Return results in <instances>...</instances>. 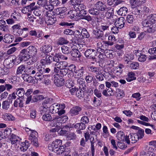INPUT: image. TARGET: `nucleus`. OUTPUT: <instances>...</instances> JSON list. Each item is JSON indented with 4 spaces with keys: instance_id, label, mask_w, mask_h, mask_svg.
I'll return each mask as SVG.
<instances>
[{
    "instance_id": "obj_1",
    "label": "nucleus",
    "mask_w": 156,
    "mask_h": 156,
    "mask_svg": "<svg viewBox=\"0 0 156 156\" xmlns=\"http://www.w3.org/2000/svg\"><path fill=\"white\" fill-rule=\"evenodd\" d=\"M77 83L79 85V87L80 89H83L85 93L89 92L90 93H92L93 90L91 89H88L85 85V82L84 80L82 78H77Z\"/></svg>"
},
{
    "instance_id": "obj_2",
    "label": "nucleus",
    "mask_w": 156,
    "mask_h": 156,
    "mask_svg": "<svg viewBox=\"0 0 156 156\" xmlns=\"http://www.w3.org/2000/svg\"><path fill=\"white\" fill-rule=\"evenodd\" d=\"M97 54L96 50L91 48L87 49L84 52L85 56L87 58L92 59L93 61L95 62H97V59L95 57Z\"/></svg>"
},
{
    "instance_id": "obj_3",
    "label": "nucleus",
    "mask_w": 156,
    "mask_h": 156,
    "mask_svg": "<svg viewBox=\"0 0 156 156\" xmlns=\"http://www.w3.org/2000/svg\"><path fill=\"white\" fill-rule=\"evenodd\" d=\"M37 133L35 130H31V134L29 137V140L31 141V143L36 147L38 146V140L37 137Z\"/></svg>"
},
{
    "instance_id": "obj_4",
    "label": "nucleus",
    "mask_w": 156,
    "mask_h": 156,
    "mask_svg": "<svg viewBox=\"0 0 156 156\" xmlns=\"http://www.w3.org/2000/svg\"><path fill=\"white\" fill-rule=\"evenodd\" d=\"M139 139V135L136 133L130 134L128 136H126L125 138L126 142L128 144H130V141L132 143H134Z\"/></svg>"
},
{
    "instance_id": "obj_5",
    "label": "nucleus",
    "mask_w": 156,
    "mask_h": 156,
    "mask_svg": "<svg viewBox=\"0 0 156 156\" xmlns=\"http://www.w3.org/2000/svg\"><path fill=\"white\" fill-rule=\"evenodd\" d=\"M28 53L27 48H24L22 49L18 55L19 58L21 61L26 62L28 60L29 57L30 55Z\"/></svg>"
},
{
    "instance_id": "obj_6",
    "label": "nucleus",
    "mask_w": 156,
    "mask_h": 156,
    "mask_svg": "<svg viewBox=\"0 0 156 156\" xmlns=\"http://www.w3.org/2000/svg\"><path fill=\"white\" fill-rule=\"evenodd\" d=\"M62 141L61 140H56L51 144L49 145L48 146V149L51 151H54L62 145Z\"/></svg>"
},
{
    "instance_id": "obj_7",
    "label": "nucleus",
    "mask_w": 156,
    "mask_h": 156,
    "mask_svg": "<svg viewBox=\"0 0 156 156\" xmlns=\"http://www.w3.org/2000/svg\"><path fill=\"white\" fill-rule=\"evenodd\" d=\"M50 14L47 12L44 19L45 23L48 25H51L54 24L56 21V19L53 15L50 16Z\"/></svg>"
},
{
    "instance_id": "obj_8",
    "label": "nucleus",
    "mask_w": 156,
    "mask_h": 156,
    "mask_svg": "<svg viewBox=\"0 0 156 156\" xmlns=\"http://www.w3.org/2000/svg\"><path fill=\"white\" fill-rule=\"evenodd\" d=\"M15 62L14 60L10 57L4 60L3 64L4 66L6 67V68L9 69L12 68L14 66Z\"/></svg>"
},
{
    "instance_id": "obj_9",
    "label": "nucleus",
    "mask_w": 156,
    "mask_h": 156,
    "mask_svg": "<svg viewBox=\"0 0 156 156\" xmlns=\"http://www.w3.org/2000/svg\"><path fill=\"white\" fill-rule=\"evenodd\" d=\"M54 83L58 87H60L64 85L65 81L62 78H60L58 74L54 75Z\"/></svg>"
},
{
    "instance_id": "obj_10",
    "label": "nucleus",
    "mask_w": 156,
    "mask_h": 156,
    "mask_svg": "<svg viewBox=\"0 0 156 156\" xmlns=\"http://www.w3.org/2000/svg\"><path fill=\"white\" fill-rule=\"evenodd\" d=\"M66 11V8L65 7H62L56 9L55 13L58 15V17L62 18L65 16Z\"/></svg>"
},
{
    "instance_id": "obj_11",
    "label": "nucleus",
    "mask_w": 156,
    "mask_h": 156,
    "mask_svg": "<svg viewBox=\"0 0 156 156\" xmlns=\"http://www.w3.org/2000/svg\"><path fill=\"white\" fill-rule=\"evenodd\" d=\"M86 8V7L84 5L80 3L79 4L76 5L75 7H74L75 9L79 12V16H81V14H83L84 13L86 14V12H87V11L85 10Z\"/></svg>"
},
{
    "instance_id": "obj_12",
    "label": "nucleus",
    "mask_w": 156,
    "mask_h": 156,
    "mask_svg": "<svg viewBox=\"0 0 156 156\" xmlns=\"http://www.w3.org/2000/svg\"><path fill=\"white\" fill-rule=\"evenodd\" d=\"M60 105L54 103L51 105L49 108H48L49 112L52 114H55L58 113L60 109Z\"/></svg>"
},
{
    "instance_id": "obj_13",
    "label": "nucleus",
    "mask_w": 156,
    "mask_h": 156,
    "mask_svg": "<svg viewBox=\"0 0 156 156\" xmlns=\"http://www.w3.org/2000/svg\"><path fill=\"white\" fill-rule=\"evenodd\" d=\"M37 72L38 71L37 67L30 66H28L24 71V72L29 75L32 76L35 75Z\"/></svg>"
},
{
    "instance_id": "obj_14",
    "label": "nucleus",
    "mask_w": 156,
    "mask_h": 156,
    "mask_svg": "<svg viewBox=\"0 0 156 156\" xmlns=\"http://www.w3.org/2000/svg\"><path fill=\"white\" fill-rule=\"evenodd\" d=\"M95 7L99 10V11L104 12L106 10L107 6L105 4L101 1H98L95 4Z\"/></svg>"
},
{
    "instance_id": "obj_15",
    "label": "nucleus",
    "mask_w": 156,
    "mask_h": 156,
    "mask_svg": "<svg viewBox=\"0 0 156 156\" xmlns=\"http://www.w3.org/2000/svg\"><path fill=\"white\" fill-rule=\"evenodd\" d=\"M73 77L76 79L80 78L83 76L84 72V68L83 67H80L78 70L74 71Z\"/></svg>"
},
{
    "instance_id": "obj_16",
    "label": "nucleus",
    "mask_w": 156,
    "mask_h": 156,
    "mask_svg": "<svg viewBox=\"0 0 156 156\" xmlns=\"http://www.w3.org/2000/svg\"><path fill=\"white\" fill-rule=\"evenodd\" d=\"M30 143L27 140H25V142H22L20 144H18L17 147H19L21 151H26L30 146Z\"/></svg>"
},
{
    "instance_id": "obj_17",
    "label": "nucleus",
    "mask_w": 156,
    "mask_h": 156,
    "mask_svg": "<svg viewBox=\"0 0 156 156\" xmlns=\"http://www.w3.org/2000/svg\"><path fill=\"white\" fill-rule=\"evenodd\" d=\"M125 21V20L124 18L120 17L116 20L115 24L119 28L121 29L124 27Z\"/></svg>"
},
{
    "instance_id": "obj_18",
    "label": "nucleus",
    "mask_w": 156,
    "mask_h": 156,
    "mask_svg": "<svg viewBox=\"0 0 156 156\" xmlns=\"http://www.w3.org/2000/svg\"><path fill=\"white\" fill-rule=\"evenodd\" d=\"M20 139L19 137L16 136V135L12 133L11 136L10 140L12 144L17 146L18 144H20V141L19 140Z\"/></svg>"
},
{
    "instance_id": "obj_19",
    "label": "nucleus",
    "mask_w": 156,
    "mask_h": 156,
    "mask_svg": "<svg viewBox=\"0 0 156 156\" xmlns=\"http://www.w3.org/2000/svg\"><path fill=\"white\" fill-rule=\"evenodd\" d=\"M108 41H103L104 44L112 46L114 44L116 41L115 37L114 35H110L108 37Z\"/></svg>"
},
{
    "instance_id": "obj_20",
    "label": "nucleus",
    "mask_w": 156,
    "mask_h": 156,
    "mask_svg": "<svg viewBox=\"0 0 156 156\" xmlns=\"http://www.w3.org/2000/svg\"><path fill=\"white\" fill-rule=\"evenodd\" d=\"M55 66L57 67L59 69L63 68H65L68 66V63L66 61H60L56 63H53Z\"/></svg>"
},
{
    "instance_id": "obj_21",
    "label": "nucleus",
    "mask_w": 156,
    "mask_h": 156,
    "mask_svg": "<svg viewBox=\"0 0 156 156\" xmlns=\"http://www.w3.org/2000/svg\"><path fill=\"white\" fill-rule=\"evenodd\" d=\"M29 55H36L37 51L36 48L33 46H30L27 48Z\"/></svg>"
},
{
    "instance_id": "obj_22",
    "label": "nucleus",
    "mask_w": 156,
    "mask_h": 156,
    "mask_svg": "<svg viewBox=\"0 0 156 156\" xmlns=\"http://www.w3.org/2000/svg\"><path fill=\"white\" fill-rule=\"evenodd\" d=\"M27 74V73L22 74V78L25 81L28 83H33L34 81V78Z\"/></svg>"
},
{
    "instance_id": "obj_23",
    "label": "nucleus",
    "mask_w": 156,
    "mask_h": 156,
    "mask_svg": "<svg viewBox=\"0 0 156 156\" xmlns=\"http://www.w3.org/2000/svg\"><path fill=\"white\" fill-rule=\"evenodd\" d=\"M52 49V46L49 44L44 45L40 48L41 51L45 53L50 52Z\"/></svg>"
},
{
    "instance_id": "obj_24",
    "label": "nucleus",
    "mask_w": 156,
    "mask_h": 156,
    "mask_svg": "<svg viewBox=\"0 0 156 156\" xmlns=\"http://www.w3.org/2000/svg\"><path fill=\"white\" fill-rule=\"evenodd\" d=\"M6 24V22L1 19L0 20V30L4 32L7 31L8 30V26Z\"/></svg>"
},
{
    "instance_id": "obj_25",
    "label": "nucleus",
    "mask_w": 156,
    "mask_h": 156,
    "mask_svg": "<svg viewBox=\"0 0 156 156\" xmlns=\"http://www.w3.org/2000/svg\"><path fill=\"white\" fill-rule=\"evenodd\" d=\"M14 40V37L10 34H6L4 36L3 41L6 43H10Z\"/></svg>"
},
{
    "instance_id": "obj_26",
    "label": "nucleus",
    "mask_w": 156,
    "mask_h": 156,
    "mask_svg": "<svg viewBox=\"0 0 156 156\" xmlns=\"http://www.w3.org/2000/svg\"><path fill=\"white\" fill-rule=\"evenodd\" d=\"M82 108L78 106H75L73 107L70 110V113L73 115H77L80 112Z\"/></svg>"
},
{
    "instance_id": "obj_27",
    "label": "nucleus",
    "mask_w": 156,
    "mask_h": 156,
    "mask_svg": "<svg viewBox=\"0 0 156 156\" xmlns=\"http://www.w3.org/2000/svg\"><path fill=\"white\" fill-rule=\"evenodd\" d=\"M13 105L15 108L17 107L18 106L20 108H22L23 106V101L20 98H18L14 101Z\"/></svg>"
},
{
    "instance_id": "obj_28",
    "label": "nucleus",
    "mask_w": 156,
    "mask_h": 156,
    "mask_svg": "<svg viewBox=\"0 0 156 156\" xmlns=\"http://www.w3.org/2000/svg\"><path fill=\"white\" fill-rule=\"evenodd\" d=\"M105 12H106L105 16L108 18L111 17L114 14L113 9L110 7H107Z\"/></svg>"
},
{
    "instance_id": "obj_29",
    "label": "nucleus",
    "mask_w": 156,
    "mask_h": 156,
    "mask_svg": "<svg viewBox=\"0 0 156 156\" xmlns=\"http://www.w3.org/2000/svg\"><path fill=\"white\" fill-rule=\"evenodd\" d=\"M92 33L94 35L95 37L97 39L101 38L103 35V33L102 30H94Z\"/></svg>"
},
{
    "instance_id": "obj_30",
    "label": "nucleus",
    "mask_w": 156,
    "mask_h": 156,
    "mask_svg": "<svg viewBox=\"0 0 156 156\" xmlns=\"http://www.w3.org/2000/svg\"><path fill=\"white\" fill-rule=\"evenodd\" d=\"M76 9L72 10L69 11L68 12V14L69 15V17L71 19H74L76 18V17H79V12Z\"/></svg>"
},
{
    "instance_id": "obj_31",
    "label": "nucleus",
    "mask_w": 156,
    "mask_h": 156,
    "mask_svg": "<svg viewBox=\"0 0 156 156\" xmlns=\"http://www.w3.org/2000/svg\"><path fill=\"white\" fill-rule=\"evenodd\" d=\"M38 72H37L34 75V78L37 81H40L45 77H49L50 75H43L41 74L38 73Z\"/></svg>"
},
{
    "instance_id": "obj_32",
    "label": "nucleus",
    "mask_w": 156,
    "mask_h": 156,
    "mask_svg": "<svg viewBox=\"0 0 156 156\" xmlns=\"http://www.w3.org/2000/svg\"><path fill=\"white\" fill-rule=\"evenodd\" d=\"M11 103L12 102H10V101L7 100L3 101L2 103V108L6 110H9Z\"/></svg>"
},
{
    "instance_id": "obj_33",
    "label": "nucleus",
    "mask_w": 156,
    "mask_h": 156,
    "mask_svg": "<svg viewBox=\"0 0 156 156\" xmlns=\"http://www.w3.org/2000/svg\"><path fill=\"white\" fill-rule=\"evenodd\" d=\"M102 94L106 97L111 96L113 94V90L112 88H106L102 92Z\"/></svg>"
},
{
    "instance_id": "obj_34",
    "label": "nucleus",
    "mask_w": 156,
    "mask_h": 156,
    "mask_svg": "<svg viewBox=\"0 0 156 156\" xmlns=\"http://www.w3.org/2000/svg\"><path fill=\"white\" fill-rule=\"evenodd\" d=\"M146 30V32L149 33H153L156 30V23H153L149 26Z\"/></svg>"
},
{
    "instance_id": "obj_35",
    "label": "nucleus",
    "mask_w": 156,
    "mask_h": 156,
    "mask_svg": "<svg viewBox=\"0 0 156 156\" xmlns=\"http://www.w3.org/2000/svg\"><path fill=\"white\" fill-rule=\"evenodd\" d=\"M128 64L130 65L129 67L133 69H138L139 65L138 62H132L131 61L128 62Z\"/></svg>"
},
{
    "instance_id": "obj_36",
    "label": "nucleus",
    "mask_w": 156,
    "mask_h": 156,
    "mask_svg": "<svg viewBox=\"0 0 156 156\" xmlns=\"http://www.w3.org/2000/svg\"><path fill=\"white\" fill-rule=\"evenodd\" d=\"M128 11V9L125 7L121 8L117 11L118 14L122 16H125Z\"/></svg>"
},
{
    "instance_id": "obj_37",
    "label": "nucleus",
    "mask_w": 156,
    "mask_h": 156,
    "mask_svg": "<svg viewBox=\"0 0 156 156\" xmlns=\"http://www.w3.org/2000/svg\"><path fill=\"white\" fill-rule=\"evenodd\" d=\"M16 94L20 98L22 97L25 93V91L23 88H20L16 89Z\"/></svg>"
},
{
    "instance_id": "obj_38",
    "label": "nucleus",
    "mask_w": 156,
    "mask_h": 156,
    "mask_svg": "<svg viewBox=\"0 0 156 156\" xmlns=\"http://www.w3.org/2000/svg\"><path fill=\"white\" fill-rule=\"evenodd\" d=\"M127 75L128 76L126 78V80L128 82H130L136 79L135 74L133 72H129Z\"/></svg>"
},
{
    "instance_id": "obj_39",
    "label": "nucleus",
    "mask_w": 156,
    "mask_h": 156,
    "mask_svg": "<svg viewBox=\"0 0 156 156\" xmlns=\"http://www.w3.org/2000/svg\"><path fill=\"white\" fill-rule=\"evenodd\" d=\"M70 53L71 55L73 57L79 58L80 56V51L76 48L73 49Z\"/></svg>"
},
{
    "instance_id": "obj_40",
    "label": "nucleus",
    "mask_w": 156,
    "mask_h": 156,
    "mask_svg": "<svg viewBox=\"0 0 156 156\" xmlns=\"http://www.w3.org/2000/svg\"><path fill=\"white\" fill-rule=\"evenodd\" d=\"M54 152L56 153L57 154H63V155L66 152V151L65 150L64 146L61 145L58 147V148L56 149Z\"/></svg>"
},
{
    "instance_id": "obj_41",
    "label": "nucleus",
    "mask_w": 156,
    "mask_h": 156,
    "mask_svg": "<svg viewBox=\"0 0 156 156\" xmlns=\"http://www.w3.org/2000/svg\"><path fill=\"white\" fill-rule=\"evenodd\" d=\"M52 56H47L45 58V59H43L41 60V63H43L45 62V64L48 65L51 63H52Z\"/></svg>"
},
{
    "instance_id": "obj_42",
    "label": "nucleus",
    "mask_w": 156,
    "mask_h": 156,
    "mask_svg": "<svg viewBox=\"0 0 156 156\" xmlns=\"http://www.w3.org/2000/svg\"><path fill=\"white\" fill-rule=\"evenodd\" d=\"M36 55H30L29 57V61L27 62V64L29 65L33 64L37 61V57Z\"/></svg>"
},
{
    "instance_id": "obj_43",
    "label": "nucleus",
    "mask_w": 156,
    "mask_h": 156,
    "mask_svg": "<svg viewBox=\"0 0 156 156\" xmlns=\"http://www.w3.org/2000/svg\"><path fill=\"white\" fill-rule=\"evenodd\" d=\"M115 95L118 98H122L124 96L123 90L119 89H116L115 91Z\"/></svg>"
},
{
    "instance_id": "obj_44",
    "label": "nucleus",
    "mask_w": 156,
    "mask_h": 156,
    "mask_svg": "<svg viewBox=\"0 0 156 156\" xmlns=\"http://www.w3.org/2000/svg\"><path fill=\"white\" fill-rule=\"evenodd\" d=\"M84 92L83 89H77L76 92V95L79 98H83L84 96Z\"/></svg>"
},
{
    "instance_id": "obj_45",
    "label": "nucleus",
    "mask_w": 156,
    "mask_h": 156,
    "mask_svg": "<svg viewBox=\"0 0 156 156\" xmlns=\"http://www.w3.org/2000/svg\"><path fill=\"white\" fill-rule=\"evenodd\" d=\"M126 137L123 133L121 131H119L117 134V137L118 140L121 141H123Z\"/></svg>"
},
{
    "instance_id": "obj_46",
    "label": "nucleus",
    "mask_w": 156,
    "mask_h": 156,
    "mask_svg": "<svg viewBox=\"0 0 156 156\" xmlns=\"http://www.w3.org/2000/svg\"><path fill=\"white\" fill-rule=\"evenodd\" d=\"M62 52L65 54H68L70 53L71 51V49L68 47L63 45L61 47Z\"/></svg>"
},
{
    "instance_id": "obj_47",
    "label": "nucleus",
    "mask_w": 156,
    "mask_h": 156,
    "mask_svg": "<svg viewBox=\"0 0 156 156\" xmlns=\"http://www.w3.org/2000/svg\"><path fill=\"white\" fill-rule=\"evenodd\" d=\"M133 59L134 56L133 55L131 54H126L123 57V59L124 61L125 62H127V64H128V62L131 61L130 60H132Z\"/></svg>"
},
{
    "instance_id": "obj_48",
    "label": "nucleus",
    "mask_w": 156,
    "mask_h": 156,
    "mask_svg": "<svg viewBox=\"0 0 156 156\" xmlns=\"http://www.w3.org/2000/svg\"><path fill=\"white\" fill-rule=\"evenodd\" d=\"M87 13V12H86V14L84 13L81 14V16H79V17L82 19H84L87 20L88 22L92 20L91 17L89 15L86 16Z\"/></svg>"
},
{
    "instance_id": "obj_49",
    "label": "nucleus",
    "mask_w": 156,
    "mask_h": 156,
    "mask_svg": "<svg viewBox=\"0 0 156 156\" xmlns=\"http://www.w3.org/2000/svg\"><path fill=\"white\" fill-rule=\"evenodd\" d=\"M44 97L43 96L41 95H35L33 97L32 101L33 102H36L39 100H41L44 99Z\"/></svg>"
},
{
    "instance_id": "obj_50",
    "label": "nucleus",
    "mask_w": 156,
    "mask_h": 156,
    "mask_svg": "<svg viewBox=\"0 0 156 156\" xmlns=\"http://www.w3.org/2000/svg\"><path fill=\"white\" fill-rule=\"evenodd\" d=\"M42 118L44 120L46 121H50L52 120V118L51 115L48 113H44L43 115Z\"/></svg>"
},
{
    "instance_id": "obj_51",
    "label": "nucleus",
    "mask_w": 156,
    "mask_h": 156,
    "mask_svg": "<svg viewBox=\"0 0 156 156\" xmlns=\"http://www.w3.org/2000/svg\"><path fill=\"white\" fill-rule=\"evenodd\" d=\"M88 12L93 15H97L99 14L100 12L96 8H91L88 10Z\"/></svg>"
},
{
    "instance_id": "obj_52",
    "label": "nucleus",
    "mask_w": 156,
    "mask_h": 156,
    "mask_svg": "<svg viewBox=\"0 0 156 156\" xmlns=\"http://www.w3.org/2000/svg\"><path fill=\"white\" fill-rule=\"evenodd\" d=\"M12 132V129L11 128H7L4 130L3 134L5 138H8Z\"/></svg>"
},
{
    "instance_id": "obj_53",
    "label": "nucleus",
    "mask_w": 156,
    "mask_h": 156,
    "mask_svg": "<svg viewBox=\"0 0 156 156\" xmlns=\"http://www.w3.org/2000/svg\"><path fill=\"white\" fill-rule=\"evenodd\" d=\"M153 23L151 22L150 20L149 19L148 20H145L143 21L142 23V24L144 27H148Z\"/></svg>"
},
{
    "instance_id": "obj_54",
    "label": "nucleus",
    "mask_w": 156,
    "mask_h": 156,
    "mask_svg": "<svg viewBox=\"0 0 156 156\" xmlns=\"http://www.w3.org/2000/svg\"><path fill=\"white\" fill-rule=\"evenodd\" d=\"M124 68V65L122 64H119L116 67V73L119 75H120L122 72L123 69Z\"/></svg>"
},
{
    "instance_id": "obj_55",
    "label": "nucleus",
    "mask_w": 156,
    "mask_h": 156,
    "mask_svg": "<svg viewBox=\"0 0 156 156\" xmlns=\"http://www.w3.org/2000/svg\"><path fill=\"white\" fill-rule=\"evenodd\" d=\"M25 66L24 65H22L18 67L16 70V74L19 75L21 74L22 72L25 71Z\"/></svg>"
},
{
    "instance_id": "obj_56",
    "label": "nucleus",
    "mask_w": 156,
    "mask_h": 156,
    "mask_svg": "<svg viewBox=\"0 0 156 156\" xmlns=\"http://www.w3.org/2000/svg\"><path fill=\"white\" fill-rule=\"evenodd\" d=\"M9 72V69L6 68H0V76L7 74Z\"/></svg>"
},
{
    "instance_id": "obj_57",
    "label": "nucleus",
    "mask_w": 156,
    "mask_h": 156,
    "mask_svg": "<svg viewBox=\"0 0 156 156\" xmlns=\"http://www.w3.org/2000/svg\"><path fill=\"white\" fill-rule=\"evenodd\" d=\"M35 3L33 2L30 4V5L27 6L29 11L31 12L34 10L35 8H38V6H35Z\"/></svg>"
},
{
    "instance_id": "obj_58",
    "label": "nucleus",
    "mask_w": 156,
    "mask_h": 156,
    "mask_svg": "<svg viewBox=\"0 0 156 156\" xmlns=\"http://www.w3.org/2000/svg\"><path fill=\"white\" fill-rule=\"evenodd\" d=\"M103 76V75L100 71L95 75V77L99 81H101L104 80Z\"/></svg>"
},
{
    "instance_id": "obj_59",
    "label": "nucleus",
    "mask_w": 156,
    "mask_h": 156,
    "mask_svg": "<svg viewBox=\"0 0 156 156\" xmlns=\"http://www.w3.org/2000/svg\"><path fill=\"white\" fill-rule=\"evenodd\" d=\"M126 20L130 24H132L134 20V19L133 15H128L126 18Z\"/></svg>"
},
{
    "instance_id": "obj_60",
    "label": "nucleus",
    "mask_w": 156,
    "mask_h": 156,
    "mask_svg": "<svg viewBox=\"0 0 156 156\" xmlns=\"http://www.w3.org/2000/svg\"><path fill=\"white\" fill-rule=\"evenodd\" d=\"M69 42L66 39L64 38L61 37L59 39L58 41V44L59 45H62L67 44Z\"/></svg>"
},
{
    "instance_id": "obj_61",
    "label": "nucleus",
    "mask_w": 156,
    "mask_h": 156,
    "mask_svg": "<svg viewBox=\"0 0 156 156\" xmlns=\"http://www.w3.org/2000/svg\"><path fill=\"white\" fill-rule=\"evenodd\" d=\"M82 36L86 38H88L90 37V34L87 30L85 28H83L81 31Z\"/></svg>"
},
{
    "instance_id": "obj_62",
    "label": "nucleus",
    "mask_w": 156,
    "mask_h": 156,
    "mask_svg": "<svg viewBox=\"0 0 156 156\" xmlns=\"http://www.w3.org/2000/svg\"><path fill=\"white\" fill-rule=\"evenodd\" d=\"M65 85L67 87L70 88L71 87L74 86V83L72 80H68L66 82Z\"/></svg>"
},
{
    "instance_id": "obj_63",
    "label": "nucleus",
    "mask_w": 156,
    "mask_h": 156,
    "mask_svg": "<svg viewBox=\"0 0 156 156\" xmlns=\"http://www.w3.org/2000/svg\"><path fill=\"white\" fill-rule=\"evenodd\" d=\"M17 33H18L19 36H21L23 38H25L28 36L27 34H25V33L23 32L21 28L17 30Z\"/></svg>"
},
{
    "instance_id": "obj_64",
    "label": "nucleus",
    "mask_w": 156,
    "mask_h": 156,
    "mask_svg": "<svg viewBox=\"0 0 156 156\" xmlns=\"http://www.w3.org/2000/svg\"><path fill=\"white\" fill-rule=\"evenodd\" d=\"M89 70L95 73V74L100 72L98 68V67H94V66H90L89 68Z\"/></svg>"
}]
</instances>
